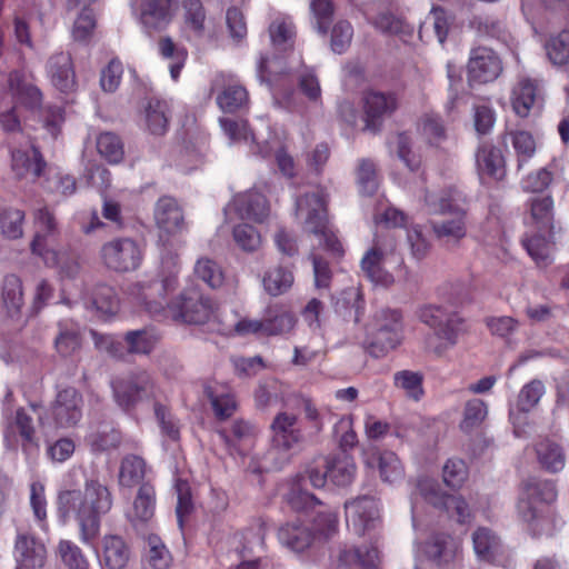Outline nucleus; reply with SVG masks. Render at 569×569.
Listing matches in <instances>:
<instances>
[{
    "label": "nucleus",
    "mask_w": 569,
    "mask_h": 569,
    "mask_svg": "<svg viewBox=\"0 0 569 569\" xmlns=\"http://www.w3.org/2000/svg\"><path fill=\"white\" fill-rule=\"evenodd\" d=\"M179 256L168 253L162 257L161 279L139 282L131 292L136 295L146 311L157 320L171 319L187 325H206L217 319V303L198 288H188L174 299L168 295L178 287Z\"/></svg>",
    "instance_id": "f257e3e1"
},
{
    "label": "nucleus",
    "mask_w": 569,
    "mask_h": 569,
    "mask_svg": "<svg viewBox=\"0 0 569 569\" xmlns=\"http://www.w3.org/2000/svg\"><path fill=\"white\" fill-rule=\"evenodd\" d=\"M112 508L109 488L97 479L87 480L84 490L70 489L58 495V510L62 517L74 516L80 529V539L93 545L100 532L101 516Z\"/></svg>",
    "instance_id": "f03ea898"
},
{
    "label": "nucleus",
    "mask_w": 569,
    "mask_h": 569,
    "mask_svg": "<svg viewBox=\"0 0 569 569\" xmlns=\"http://www.w3.org/2000/svg\"><path fill=\"white\" fill-rule=\"evenodd\" d=\"M556 482L531 478L523 482L517 503L518 516L531 536L551 535L559 522Z\"/></svg>",
    "instance_id": "7ed1b4c3"
},
{
    "label": "nucleus",
    "mask_w": 569,
    "mask_h": 569,
    "mask_svg": "<svg viewBox=\"0 0 569 569\" xmlns=\"http://www.w3.org/2000/svg\"><path fill=\"white\" fill-rule=\"evenodd\" d=\"M328 198L323 188L306 192L296 200V213L298 217H303L305 229L308 232L323 240L327 251L341 258L345 250L329 222Z\"/></svg>",
    "instance_id": "20e7f679"
},
{
    "label": "nucleus",
    "mask_w": 569,
    "mask_h": 569,
    "mask_svg": "<svg viewBox=\"0 0 569 569\" xmlns=\"http://www.w3.org/2000/svg\"><path fill=\"white\" fill-rule=\"evenodd\" d=\"M403 333L402 312L399 309H381L367 326L363 349L372 358H383L402 343Z\"/></svg>",
    "instance_id": "39448f33"
},
{
    "label": "nucleus",
    "mask_w": 569,
    "mask_h": 569,
    "mask_svg": "<svg viewBox=\"0 0 569 569\" xmlns=\"http://www.w3.org/2000/svg\"><path fill=\"white\" fill-rule=\"evenodd\" d=\"M425 201L432 213L443 217L441 220L431 221L435 237L448 244L459 243L467 236V210L459 206L449 193L438 198L427 193Z\"/></svg>",
    "instance_id": "423d86ee"
},
{
    "label": "nucleus",
    "mask_w": 569,
    "mask_h": 569,
    "mask_svg": "<svg viewBox=\"0 0 569 569\" xmlns=\"http://www.w3.org/2000/svg\"><path fill=\"white\" fill-rule=\"evenodd\" d=\"M421 322L433 330L438 345L432 347V352L442 357L446 352L455 347L459 336L466 331L465 319L456 311H450L442 306L428 305L418 311Z\"/></svg>",
    "instance_id": "0eeeda50"
},
{
    "label": "nucleus",
    "mask_w": 569,
    "mask_h": 569,
    "mask_svg": "<svg viewBox=\"0 0 569 569\" xmlns=\"http://www.w3.org/2000/svg\"><path fill=\"white\" fill-rule=\"evenodd\" d=\"M99 258L102 266L112 272H133L143 262L144 247L131 237H116L101 246Z\"/></svg>",
    "instance_id": "6e6552de"
},
{
    "label": "nucleus",
    "mask_w": 569,
    "mask_h": 569,
    "mask_svg": "<svg viewBox=\"0 0 569 569\" xmlns=\"http://www.w3.org/2000/svg\"><path fill=\"white\" fill-rule=\"evenodd\" d=\"M116 403L123 411L133 410L138 403L156 400L157 385L151 375L144 370L117 378L111 383Z\"/></svg>",
    "instance_id": "1a4fd4ad"
},
{
    "label": "nucleus",
    "mask_w": 569,
    "mask_h": 569,
    "mask_svg": "<svg viewBox=\"0 0 569 569\" xmlns=\"http://www.w3.org/2000/svg\"><path fill=\"white\" fill-rule=\"evenodd\" d=\"M34 237L31 241V252L43 261L47 267L57 266L59 262V252L56 246L59 237L57 219L48 207L34 211Z\"/></svg>",
    "instance_id": "9d476101"
},
{
    "label": "nucleus",
    "mask_w": 569,
    "mask_h": 569,
    "mask_svg": "<svg viewBox=\"0 0 569 569\" xmlns=\"http://www.w3.org/2000/svg\"><path fill=\"white\" fill-rule=\"evenodd\" d=\"M154 221L159 229L158 243L161 246V258L171 251L172 238L186 229L183 211L172 197H161L154 207Z\"/></svg>",
    "instance_id": "9b49d317"
},
{
    "label": "nucleus",
    "mask_w": 569,
    "mask_h": 569,
    "mask_svg": "<svg viewBox=\"0 0 569 569\" xmlns=\"http://www.w3.org/2000/svg\"><path fill=\"white\" fill-rule=\"evenodd\" d=\"M82 393L74 387H64L57 392L47 418L57 429L74 428L82 419Z\"/></svg>",
    "instance_id": "f8f14e48"
},
{
    "label": "nucleus",
    "mask_w": 569,
    "mask_h": 569,
    "mask_svg": "<svg viewBox=\"0 0 569 569\" xmlns=\"http://www.w3.org/2000/svg\"><path fill=\"white\" fill-rule=\"evenodd\" d=\"M362 108L365 128L376 133L381 130L385 119L398 110L399 97L395 91L368 89L362 94Z\"/></svg>",
    "instance_id": "ddd939ff"
},
{
    "label": "nucleus",
    "mask_w": 569,
    "mask_h": 569,
    "mask_svg": "<svg viewBox=\"0 0 569 569\" xmlns=\"http://www.w3.org/2000/svg\"><path fill=\"white\" fill-rule=\"evenodd\" d=\"M502 72V61L490 48L478 47L471 50L467 66L470 84H486L495 81Z\"/></svg>",
    "instance_id": "4468645a"
},
{
    "label": "nucleus",
    "mask_w": 569,
    "mask_h": 569,
    "mask_svg": "<svg viewBox=\"0 0 569 569\" xmlns=\"http://www.w3.org/2000/svg\"><path fill=\"white\" fill-rule=\"evenodd\" d=\"M347 522L358 536L375 528L379 520V500L372 496H361L345 503Z\"/></svg>",
    "instance_id": "2eb2a0df"
},
{
    "label": "nucleus",
    "mask_w": 569,
    "mask_h": 569,
    "mask_svg": "<svg viewBox=\"0 0 569 569\" xmlns=\"http://www.w3.org/2000/svg\"><path fill=\"white\" fill-rule=\"evenodd\" d=\"M14 569H43L47 560L44 543L34 536L22 532L14 540Z\"/></svg>",
    "instance_id": "dca6fc26"
},
{
    "label": "nucleus",
    "mask_w": 569,
    "mask_h": 569,
    "mask_svg": "<svg viewBox=\"0 0 569 569\" xmlns=\"http://www.w3.org/2000/svg\"><path fill=\"white\" fill-rule=\"evenodd\" d=\"M476 169L481 180L502 181L507 176L506 159L500 148L482 142L477 148Z\"/></svg>",
    "instance_id": "f3484780"
},
{
    "label": "nucleus",
    "mask_w": 569,
    "mask_h": 569,
    "mask_svg": "<svg viewBox=\"0 0 569 569\" xmlns=\"http://www.w3.org/2000/svg\"><path fill=\"white\" fill-rule=\"evenodd\" d=\"M10 154L11 170L19 180L30 177L32 181H36L47 167V162L36 144H31L30 150L12 149Z\"/></svg>",
    "instance_id": "a211bd4d"
},
{
    "label": "nucleus",
    "mask_w": 569,
    "mask_h": 569,
    "mask_svg": "<svg viewBox=\"0 0 569 569\" xmlns=\"http://www.w3.org/2000/svg\"><path fill=\"white\" fill-rule=\"evenodd\" d=\"M178 0H142L141 23L149 31L164 30L172 21Z\"/></svg>",
    "instance_id": "6ab92c4d"
},
{
    "label": "nucleus",
    "mask_w": 569,
    "mask_h": 569,
    "mask_svg": "<svg viewBox=\"0 0 569 569\" xmlns=\"http://www.w3.org/2000/svg\"><path fill=\"white\" fill-rule=\"evenodd\" d=\"M272 445L281 450H290L302 440V431L298 427V417L287 411L279 412L272 423Z\"/></svg>",
    "instance_id": "aec40b11"
},
{
    "label": "nucleus",
    "mask_w": 569,
    "mask_h": 569,
    "mask_svg": "<svg viewBox=\"0 0 569 569\" xmlns=\"http://www.w3.org/2000/svg\"><path fill=\"white\" fill-rule=\"evenodd\" d=\"M51 83L62 93L74 92L77 89L76 72L71 56L59 52L51 56L47 63Z\"/></svg>",
    "instance_id": "412c9836"
},
{
    "label": "nucleus",
    "mask_w": 569,
    "mask_h": 569,
    "mask_svg": "<svg viewBox=\"0 0 569 569\" xmlns=\"http://www.w3.org/2000/svg\"><path fill=\"white\" fill-rule=\"evenodd\" d=\"M217 420L226 421L238 409V401L232 389L227 385H206L203 389Z\"/></svg>",
    "instance_id": "4be33fe9"
},
{
    "label": "nucleus",
    "mask_w": 569,
    "mask_h": 569,
    "mask_svg": "<svg viewBox=\"0 0 569 569\" xmlns=\"http://www.w3.org/2000/svg\"><path fill=\"white\" fill-rule=\"evenodd\" d=\"M8 87L12 98L26 109L34 111L41 107V90L26 81V76L20 70H13L8 76Z\"/></svg>",
    "instance_id": "5701e85b"
},
{
    "label": "nucleus",
    "mask_w": 569,
    "mask_h": 569,
    "mask_svg": "<svg viewBox=\"0 0 569 569\" xmlns=\"http://www.w3.org/2000/svg\"><path fill=\"white\" fill-rule=\"evenodd\" d=\"M266 337L282 336L293 330L297 318L290 308L283 303L269 305L263 313Z\"/></svg>",
    "instance_id": "b1692460"
},
{
    "label": "nucleus",
    "mask_w": 569,
    "mask_h": 569,
    "mask_svg": "<svg viewBox=\"0 0 569 569\" xmlns=\"http://www.w3.org/2000/svg\"><path fill=\"white\" fill-rule=\"evenodd\" d=\"M311 520L310 530L313 533V540L326 542L337 535L339 529V511L336 508L321 502L315 511Z\"/></svg>",
    "instance_id": "393cba45"
},
{
    "label": "nucleus",
    "mask_w": 569,
    "mask_h": 569,
    "mask_svg": "<svg viewBox=\"0 0 569 569\" xmlns=\"http://www.w3.org/2000/svg\"><path fill=\"white\" fill-rule=\"evenodd\" d=\"M472 545L480 561L493 563L503 553L500 537L490 528L478 527L472 533Z\"/></svg>",
    "instance_id": "a878e982"
},
{
    "label": "nucleus",
    "mask_w": 569,
    "mask_h": 569,
    "mask_svg": "<svg viewBox=\"0 0 569 569\" xmlns=\"http://www.w3.org/2000/svg\"><path fill=\"white\" fill-rule=\"evenodd\" d=\"M278 539L281 545L295 552H302L315 543L310 528L300 520L282 525L278 530Z\"/></svg>",
    "instance_id": "bb28decb"
},
{
    "label": "nucleus",
    "mask_w": 569,
    "mask_h": 569,
    "mask_svg": "<svg viewBox=\"0 0 569 569\" xmlns=\"http://www.w3.org/2000/svg\"><path fill=\"white\" fill-rule=\"evenodd\" d=\"M329 480L337 487H347L356 477L355 459L348 452H338L326 458Z\"/></svg>",
    "instance_id": "cd10ccee"
},
{
    "label": "nucleus",
    "mask_w": 569,
    "mask_h": 569,
    "mask_svg": "<svg viewBox=\"0 0 569 569\" xmlns=\"http://www.w3.org/2000/svg\"><path fill=\"white\" fill-rule=\"evenodd\" d=\"M236 210L242 219L263 222L269 216L267 198L258 191H249L237 197Z\"/></svg>",
    "instance_id": "c85d7f7f"
},
{
    "label": "nucleus",
    "mask_w": 569,
    "mask_h": 569,
    "mask_svg": "<svg viewBox=\"0 0 569 569\" xmlns=\"http://www.w3.org/2000/svg\"><path fill=\"white\" fill-rule=\"evenodd\" d=\"M268 32L274 51L284 53L293 50L296 27L290 17H276L269 24Z\"/></svg>",
    "instance_id": "c756f323"
},
{
    "label": "nucleus",
    "mask_w": 569,
    "mask_h": 569,
    "mask_svg": "<svg viewBox=\"0 0 569 569\" xmlns=\"http://www.w3.org/2000/svg\"><path fill=\"white\" fill-rule=\"evenodd\" d=\"M130 548L124 539L117 535L104 536L102 540V562L108 569H123L130 559Z\"/></svg>",
    "instance_id": "7c9ffc66"
},
{
    "label": "nucleus",
    "mask_w": 569,
    "mask_h": 569,
    "mask_svg": "<svg viewBox=\"0 0 569 569\" xmlns=\"http://www.w3.org/2000/svg\"><path fill=\"white\" fill-rule=\"evenodd\" d=\"M540 467L550 473L560 472L566 466L563 448L556 441L545 438L535 446Z\"/></svg>",
    "instance_id": "2f4dec72"
},
{
    "label": "nucleus",
    "mask_w": 569,
    "mask_h": 569,
    "mask_svg": "<svg viewBox=\"0 0 569 569\" xmlns=\"http://www.w3.org/2000/svg\"><path fill=\"white\" fill-rule=\"evenodd\" d=\"M161 340L160 332L152 328L146 327L139 330L127 331L123 336L127 353L130 355H150Z\"/></svg>",
    "instance_id": "473e14b6"
},
{
    "label": "nucleus",
    "mask_w": 569,
    "mask_h": 569,
    "mask_svg": "<svg viewBox=\"0 0 569 569\" xmlns=\"http://www.w3.org/2000/svg\"><path fill=\"white\" fill-rule=\"evenodd\" d=\"M368 465H377L380 478L383 482L393 485L405 477L403 466L398 456L392 451H376L368 459Z\"/></svg>",
    "instance_id": "72a5a7b5"
},
{
    "label": "nucleus",
    "mask_w": 569,
    "mask_h": 569,
    "mask_svg": "<svg viewBox=\"0 0 569 569\" xmlns=\"http://www.w3.org/2000/svg\"><path fill=\"white\" fill-rule=\"evenodd\" d=\"M182 29L196 38H202L206 29L207 11L201 0H181Z\"/></svg>",
    "instance_id": "f704fd0d"
},
{
    "label": "nucleus",
    "mask_w": 569,
    "mask_h": 569,
    "mask_svg": "<svg viewBox=\"0 0 569 569\" xmlns=\"http://www.w3.org/2000/svg\"><path fill=\"white\" fill-rule=\"evenodd\" d=\"M144 120L148 131L154 136H163L169 128L170 109L164 100L149 99L144 108Z\"/></svg>",
    "instance_id": "c9c22d12"
},
{
    "label": "nucleus",
    "mask_w": 569,
    "mask_h": 569,
    "mask_svg": "<svg viewBox=\"0 0 569 569\" xmlns=\"http://www.w3.org/2000/svg\"><path fill=\"white\" fill-rule=\"evenodd\" d=\"M539 93L538 81L532 79H522L512 90V109L519 117H527L536 102Z\"/></svg>",
    "instance_id": "e433bc0d"
},
{
    "label": "nucleus",
    "mask_w": 569,
    "mask_h": 569,
    "mask_svg": "<svg viewBox=\"0 0 569 569\" xmlns=\"http://www.w3.org/2000/svg\"><path fill=\"white\" fill-rule=\"evenodd\" d=\"M382 262L383 252L376 244L363 256L361 269L370 281L387 287L393 282V277L383 269Z\"/></svg>",
    "instance_id": "4c0bfd02"
},
{
    "label": "nucleus",
    "mask_w": 569,
    "mask_h": 569,
    "mask_svg": "<svg viewBox=\"0 0 569 569\" xmlns=\"http://www.w3.org/2000/svg\"><path fill=\"white\" fill-rule=\"evenodd\" d=\"M158 50L163 59L171 60L169 66L170 76L173 81H178L188 59V50L184 47L177 46L170 37L159 39Z\"/></svg>",
    "instance_id": "58836bf2"
},
{
    "label": "nucleus",
    "mask_w": 569,
    "mask_h": 569,
    "mask_svg": "<svg viewBox=\"0 0 569 569\" xmlns=\"http://www.w3.org/2000/svg\"><path fill=\"white\" fill-rule=\"evenodd\" d=\"M147 463L143 458L137 455H127L120 463L119 485L132 488L140 485L144 479Z\"/></svg>",
    "instance_id": "ea45409f"
},
{
    "label": "nucleus",
    "mask_w": 569,
    "mask_h": 569,
    "mask_svg": "<svg viewBox=\"0 0 569 569\" xmlns=\"http://www.w3.org/2000/svg\"><path fill=\"white\" fill-rule=\"evenodd\" d=\"M533 223L541 230L553 228V198L550 194L532 197L528 200Z\"/></svg>",
    "instance_id": "a19ab883"
},
{
    "label": "nucleus",
    "mask_w": 569,
    "mask_h": 569,
    "mask_svg": "<svg viewBox=\"0 0 569 569\" xmlns=\"http://www.w3.org/2000/svg\"><path fill=\"white\" fill-rule=\"evenodd\" d=\"M339 560L347 566L358 565L363 569H378L379 551L373 545L345 549L340 552Z\"/></svg>",
    "instance_id": "79ce46f5"
},
{
    "label": "nucleus",
    "mask_w": 569,
    "mask_h": 569,
    "mask_svg": "<svg viewBox=\"0 0 569 569\" xmlns=\"http://www.w3.org/2000/svg\"><path fill=\"white\" fill-rule=\"evenodd\" d=\"M462 551L460 540L447 533H437L432 537L431 555L438 563H449L453 561Z\"/></svg>",
    "instance_id": "37998d69"
},
{
    "label": "nucleus",
    "mask_w": 569,
    "mask_h": 569,
    "mask_svg": "<svg viewBox=\"0 0 569 569\" xmlns=\"http://www.w3.org/2000/svg\"><path fill=\"white\" fill-rule=\"evenodd\" d=\"M146 561L151 569H169L173 558L167 546L157 535L147 537Z\"/></svg>",
    "instance_id": "c03bdc74"
},
{
    "label": "nucleus",
    "mask_w": 569,
    "mask_h": 569,
    "mask_svg": "<svg viewBox=\"0 0 569 569\" xmlns=\"http://www.w3.org/2000/svg\"><path fill=\"white\" fill-rule=\"evenodd\" d=\"M293 281L292 271L281 266L269 269L262 279L264 290L273 297L287 292L292 287Z\"/></svg>",
    "instance_id": "a18cd8bd"
},
{
    "label": "nucleus",
    "mask_w": 569,
    "mask_h": 569,
    "mask_svg": "<svg viewBox=\"0 0 569 569\" xmlns=\"http://www.w3.org/2000/svg\"><path fill=\"white\" fill-rule=\"evenodd\" d=\"M156 508V490L150 482H142L133 501V515L139 521L146 522L153 517Z\"/></svg>",
    "instance_id": "49530a36"
},
{
    "label": "nucleus",
    "mask_w": 569,
    "mask_h": 569,
    "mask_svg": "<svg viewBox=\"0 0 569 569\" xmlns=\"http://www.w3.org/2000/svg\"><path fill=\"white\" fill-rule=\"evenodd\" d=\"M10 428L16 430L21 439V446L24 451L31 447H38L37 431L33 425V418L27 413L24 408H18Z\"/></svg>",
    "instance_id": "de8ad7c7"
},
{
    "label": "nucleus",
    "mask_w": 569,
    "mask_h": 569,
    "mask_svg": "<svg viewBox=\"0 0 569 569\" xmlns=\"http://www.w3.org/2000/svg\"><path fill=\"white\" fill-rule=\"evenodd\" d=\"M248 91L239 84L227 86L217 97V103L223 112L233 113L247 107Z\"/></svg>",
    "instance_id": "09e8293b"
},
{
    "label": "nucleus",
    "mask_w": 569,
    "mask_h": 569,
    "mask_svg": "<svg viewBox=\"0 0 569 569\" xmlns=\"http://www.w3.org/2000/svg\"><path fill=\"white\" fill-rule=\"evenodd\" d=\"M298 88L312 103H321V87L316 71L311 67L301 66L296 72Z\"/></svg>",
    "instance_id": "8fccbe9b"
},
{
    "label": "nucleus",
    "mask_w": 569,
    "mask_h": 569,
    "mask_svg": "<svg viewBox=\"0 0 569 569\" xmlns=\"http://www.w3.org/2000/svg\"><path fill=\"white\" fill-rule=\"evenodd\" d=\"M2 299L10 316L18 313L23 305L22 282L16 274H8L3 279Z\"/></svg>",
    "instance_id": "3c124183"
},
{
    "label": "nucleus",
    "mask_w": 569,
    "mask_h": 569,
    "mask_svg": "<svg viewBox=\"0 0 569 569\" xmlns=\"http://www.w3.org/2000/svg\"><path fill=\"white\" fill-rule=\"evenodd\" d=\"M29 502L39 528L43 531L48 530V501L46 487L41 481L31 482Z\"/></svg>",
    "instance_id": "603ef678"
},
{
    "label": "nucleus",
    "mask_w": 569,
    "mask_h": 569,
    "mask_svg": "<svg viewBox=\"0 0 569 569\" xmlns=\"http://www.w3.org/2000/svg\"><path fill=\"white\" fill-rule=\"evenodd\" d=\"M24 211L16 208L0 210V231L7 239H19L23 234Z\"/></svg>",
    "instance_id": "864d4df0"
},
{
    "label": "nucleus",
    "mask_w": 569,
    "mask_h": 569,
    "mask_svg": "<svg viewBox=\"0 0 569 569\" xmlns=\"http://www.w3.org/2000/svg\"><path fill=\"white\" fill-rule=\"evenodd\" d=\"M549 60L556 66L569 63V30H562L548 39L545 44Z\"/></svg>",
    "instance_id": "5fc2aeb1"
},
{
    "label": "nucleus",
    "mask_w": 569,
    "mask_h": 569,
    "mask_svg": "<svg viewBox=\"0 0 569 569\" xmlns=\"http://www.w3.org/2000/svg\"><path fill=\"white\" fill-rule=\"evenodd\" d=\"M58 553L68 569H90L89 559L81 548L71 540H60Z\"/></svg>",
    "instance_id": "6e6d98bb"
},
{
    "label": "nucleus",
    "mask_w": 569,
    "mask_h": 569,
    "mask_svg": "<svg viewBox=\"0 0 569 569\" xmlns=\"http://www.w3.org/2000/svg\"><path fill=\"white\" fill-rule=\"evenodd\" d=\"M488 415L487 403L478 398L470 399L465 405L463 418L460 421V429L470 432L479 427Z\"/></svg>",
    "instance_id": "4d7b16f0"
},
{
    "label": "nucleus",
    "mask_w": 569,
    "mask_h": 569,
    "mask_svg": "<svg viewBox=\"0 0 569 569\" xmlns=\"http://www.w3.org/2000/svg\"><path fill=\"white\" fill-rule=\"evenodd\" d=\"M545 393V385L541 380L533 379L526 383L519 391L516 407L522 413L531 411Z\"/></svg>",
    "instance_id": "13d9d810"
},
{
    "label": "nucleus",
    "mask_w": 569,
    "mask_h": 569,
    "mask_svg": "<svg viewBox=\"0 0 569 569\" xmlns=\"http://www.w3.org/2000/svg\"><path fill=\"white\" fill-rule=\"evenodd\" d=\"M512 147L518 158V169L520 170L523 164L533 157L536 152V141L532 134L526 130L510 131Z\"/></svg>",
    "instance_id": "bf43d9fd"
},
{
    "label": "nucleus",
    "mask_w": 569,
    "mask_h": 569,
    "mask_svg": "<svg viewBox=\"0 0 569 569\" xmlns=\"http://www.w3.org/2000/svg\"><path fill=\"white\" fill-rule=\"evenodd\" d=\"M153 411L162 435L172 441H179L180 426L171 410L166 405L154 401Z\"/></svg>",
    "instance_id": "052dcab7"
},
{
    "label": "nucleus",
    "mask_w": 569,
    "mask_h": 569,
    "mask_svg": "<svg viewBox=\"0 0 569 569\" xmlns=\"http://www.w3.org/2000/svg\"><path fill=\"white\" fill-rule=\"evenodd\" d=\"M468 467L462 459L450 458L442 468V479L447 487L456 490L468 479Z\"/></svg>",
    "instance_id": "680f3d73"
},
{
    "label": "nucleus",
    "mask_w": 569,
    "mask_h": 569,
    "mask_svg": "<svg viewBox=\"0 0 569 569\" xmlns=\"http://www.w3.org/2000/svg\"><path fill=\"white\" fill-rule=\"evenodd\" d=\"M97 149L110 163L120 162L124 154L121 139L112 132H103L98 137Z\"/></svg>",
    "instance_id": "e2e57ef3"
},
{
    "label": "nucleus",
    "mask_w": 569,
    "mask_h": 569,
    "mask_svg": "<svg viewBox=\"0 0 569 569\" xmlns=\"http://www.w3.org/2000/svg\"><path fill=\"white\" fill-rule=\"evenodd\" d=\"M286 501L293 511L306 515L315 511L322 502L315 495L300 488H292L286 496Z\"/></svg>",
    "instance_id": "0e129e2a"
},
{
    "label": "nucleus",
    "mask_w": 569,
    "mask_h": 569,
    "mask_svg": "<svg viewBox=\"0 0 569 569\" xmlns=\"http://www.w3.org/2000/svg\"><path fill=\"white\" fill-rule=\"evenodd\" d=\"M118 297L113 287L98 284L92 291V305L103 315H113L118 309Z\"/></svg>",
    "instance_id": "69168bd1"
},
{
    "label": "nucleus",
    "mask_w": 569,
    "mask_h": 569,
    "mask_svg": "<svg viewBox=\"0 0 569 569\" xmlns=\"http://www.w3.org/2000/svg\"><path fill=\"white\" fill-rule=\"evenodd\" d=\"M441 507L455 517L460 525L469 523L473 519L469 503L461 496L445 495L441 497Z\"/></svg>",
    "instance_id": "338daca9"
},
{
    "label": "nucleus",
    "mask_w": 569,
    "mask_h": 569,
    "mask_svg": "<svg viewBox=\"0 0 569 569\" xmlns=\"http://www.w3.org/2000/svg\"><path fill=\"white\" fill-rule=\"evenodd\" d=\"M419 128L428 143L438 146L446 139V129L440 116L426 113L421 117Z\"/></svg>",
    "instance_id": "774afa93"
}]
</instances>
